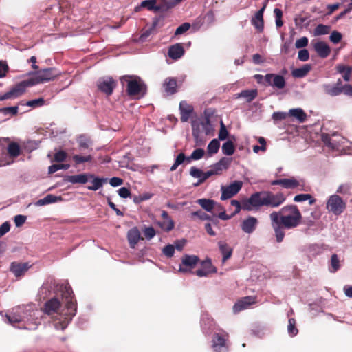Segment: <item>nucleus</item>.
Masks as SVG:
<instances>
[{
    "mask_svg": "<svg viewBox=\"0 0 352 352\" xmlns=\"http://www.w3.org/2000/svg\"><path fill=\"white\" fill-rule=\"evenodd\" d=\"M50 289L59 290L61 292L63 300L65 302V308L62 309L61 303L56 298L47 300L43 309V311L51 317L54 327L57 330H64L76 313V302L74 300L73 291L67 284H58L54 279H50L45 283L41 288V293H47Z\"/></svg>",
    "mask_w": 352,
    "mask_h": 352,
    "instance_id": "obj_1",
    "label": "nucleus"
},
{
    "mask_svg": "<svg viewBox=\"0 0 352 352\" xmlns=\"http://www.w3.org/2000/svg\"><path fill=\"white\" fill-rule=\"evenodd\" d=\"M270 218L276 240L280 243L285 235V230H292L299 226L302 216L297 206L290 204L283 207L278 212H272Z\"/></svg>",
    "mask_w": 352,
    "mask_h": 352,
    "instance_id": "obj_2",
    "label": "nucleus"
},
{
    "mask_svg": "<svg viewBox=\"0 0 352 352\" xmlns=\"http://www.w3.org/2000/svg\"><path fill=\"white\" fill-rule=\"evenodd\" d=\"M42 311L29 307L22 310L21 307L16 311L6 316V321L9 324L16 327V324H21L19 328L35 330L41 323Z\"/></svg>",
    "mask_w": 352,
    "mask_h": 352,
    "instance_id": "obj_3",
    "label": "nucleus"
},
{
    "mask_svg": "<svg viewBox=\"0 0 352 352\" xmlns=\"http://www.w3.org/2000/svg\"><path fill=\"white\" fill-rule=\"evenodd\" d=\"M285 201V195L281 193L274 194L270 191H261L253 193L245 204L244 208L247 211L258 210L261 206L276 208Z\"/></svg>",
    "mask_w": 352,
    "mask_h": 352,
    "instance_id": "obj_4",
    "label": "nucleus"
},
{
    "mask_svg": "<svg viewBox=\"0 0 352 352\" xmlns=\"http://www.w3.org/2000/svg\"><path fill=\"white\" fill-rule=\"evenodd\" d=\"M60 72L54 67L40 69L35 72H30L29 74L32 75V77L29 78L30 84L33 86L53 81L60 76Z\"/></svg>",
    "mask_w": 352,
    "mask_h": 352,
    "instance_id": "obj_5",
    "label": "nucleus"
},
{
    "mask_svg": "<svg viewBox=\"0 0 352 352\" xmlns=\"http://www.w3.org/2000/svg\"><path fill=\"white\" fill-rule=\"evenodd\" d=\"M124 85L126 82V91L129 96H143L146 91V85L138 76H123L120 78Z\"/></svg>",
    "mask_w": 352,
    "mask_h": 352,
    "instance_id": "obj_6",
    "label": "nucleus"
},
{
    "mask_svg": "<svg viewBox=\"0 0 352 352\" xmlns=\"http://www.w3.org/2000/svg\"><path fill=\"white\" fill-rule=\"evenodd\" d=\"M30 83V81L29 79L26 80H23L17 83L16 85L11 87L8 91L2 95H0V101L9 99H14L19 97L23 93H25V89L28 87L32 86Z\"/></svg>",
    "mask_w": 352,
    "mask_h": 352,
    "instance_id": "obj_7",
    "label": "nucleus"
},
{
    "mask_svg": "<svg viewBox=\"0 0 352 352\" xmlns=\"http://www.w3.org/2000/svg\"><path fill=\"white\" fill-rule=\"evenodd\" d=\"M326 208L327 210L334 215L338 216L341 214L346 208V203L338 195H331L327 201Z\"/></svg>",
    "mask_w": 352,
    "mask_h": 352,
    "instance_id": "obj_8",
    "label": "nucleus"
},
{
    "mask_svg": "<svg viewBox=\"0 0 352 352\" xmlns=\"http://www.w3.org/2000/svg\"><path fill=\"white\" fill-rule=\"evenodd\" d=\"M205 154V151L203 148H197L192 151L191 155L186 157L183 153H180L176 157L174 164L170 168V171H174L177 169V168L182 164L185 160L188 162L191 160H201Z\"/></svg>",
    "mask_w": 352,
    "mask_h": 352,
    "instance_id": "obj_9",
    "label": "nucleus"
},
{
    "mask_svg": "<svg viewBox=\"0 0 352 352\" xmlns=\"http://www.w3.org/2000/svg\"><path fill=\"white\" fill-rule=\"evenodd\" d=\"M228 334L225 331L215 333L212 337V347L215 352H228L227 340Z\"/></svg>",
    "mask_w": 352,
    "mask_h": 352,
    "instance_id": "obj_10",
    "label": "nucleus"
},
{
    "mask_svg": "<svg viewBox=\"0 0 352 352\" xmlns=\"http://www.w3.org/2000/svg\"><path fill=\"white\" fill-rule=\"evenodd\" d=\"M243 186V183L241 181L236 180L232 182L228 186H221V200H227L230 199L235 195H236L241 189Z\"/></svg>",
    "mask_w": 352,
    "mask_h": 352,
    "instance_id": "obj_11",
    "label": "nucleus"
},
{
    "mask_svg": "<svg viewBox=\"0 0 352 352\" xmlns=\"http://www.w3.org/2000/svg\"><path fill=\"white\" fill-rule=\"evenodd\" d=\"M116 86V82L110 76L100 78L97 81V87L99 91L107 96L112 94Z\"/></svg>",
    "mask_w": 352,
    "mask_h": 352,
    "instance_id": "obj_12",
    "label": "nucleus"
},
{
    "mask_svg": "<svg viewBox=\"0 0 352 352\" xmlns=\"http://www.w3.org/2000/svg\"><path fill=\"white\" fill-rule=\"evenodd\" d=\"M265 86H271L278 89H283L286 85L285 78L276 74H267L265 76Z\"/></svg>",
    "mask_w": 352,
    "mask_h": 352,
    "instance_id": "obj_13",
    "label": "nucleus"
},
{
    "mask_svg": "<svg viewBox=\"0 0 352 352\" xmlns=\"http://www.w3.org/2000/svg\"><path fill=\"white\" fill-rule=\"evenodd\" d=\"M231 162V158L222 157L218 162L211 166L210 169L207 171V175L211 177L221 174L223 170L229 168Z\"/></svg>",
    "mask_w": 352,
    "mask_h": 352,
    "instance_id": "obj_14",
    "label": "nucleus"
},
{
    "mask_svg": "<svg viewBox=\"0 0 352 352\" xmlns=\"http://www.w3.org/2000/svg\"><path fill=\"white\" fill-rule=\"evenodd\" d=\"M199 258L195 255L186 254L182 257V263L179 265V272H187L193 268L199 262Z\"/></svg>",
    "mask_w": 352,
    "mask_h": 352,
    "instance_id": "obj_15",
    "label": "nucleus"
},
{
    "mask_svg": "<svg viewBox=\"0 0 352 352\" xmlns=\"http://www.w3.org/2000/svg\"><path fill=\"white\" fill-rule=\"evenodd\" d=\"M30 268L28 263L13 261L10 265V271L16 278L24 276L25 273Z\"/></svg>",
    "mask_w": 352,
    "mask_h": 352,
    "instance_id": "obj_16",
    "label": "nucleus"
},
{
    "mask_svg": "<svg viewBox=\"0 0 352 352\" xmlns=\"http://www.w3.org/2000/svg\"><path fill=\"white\" fill-rule=\"evenodd\" d=\"M283 187L286 189H298V190H306L305 184L303 179H297L294 177L284 178Z\"/></svg>",
    "mask_w": 352,
    "mask_h": 352,
    "instance_id": "obj_17",
    "label": "nucleus"
},
{
    "mask_svg": "<svg viewBox=\"0 0 352 352\" xmlns=\"http://www.w3.org/2000/svg\"><path fill=\"white\" fill-rule=\"evenodd\" d=\"M258 219L252 216L243 219L241 223V230L246 234H252L256 230L258 226Z\"/></svg>",
    "mask_w": 352,
    "mask_h": 352,
    "instance_id": "obj_18",
    "label": "nucleus"
},
{
    "mask_svg": "<svg viewBox=\"0 0 352 352\" xmlns=\"http://www.w3.org/2000/svg\"><path fill=\"white\" fill-rule=\"evenodd\" d=\"M216 268L212 265L210 260H206L201 262V267L195 272L199 277H206L212 273L216 272Z\"/></svg>",
    "mask_w": 352,
    "mask_h": 352,
    "instance_id": "obj_19",
    "label": "nucleus"
},
{
    "mask_svg": "<svg viewBox=\"0 0 352 352\" xmlns=\"http://www.w3.org/2000/svg\"><path fill=\"white\" fill-rule=\"evenodd\" d=\"M210 125L209 120H207L205 122L192 123V133L197 145L202 144L200 138L201 127L207 130V127Z\"/></svg>",
    "mask_w": 352,
    "mask_h": 352,
    "instance_id": "obj_20",
    "label": "nucleus"
},
{
    "mask_svg": "<svg viewBox=\"0 0 352 352\" xmlns=\"http://www.w3.org/2000/svg\"><path fill=\"white\" fill-rule=\"evenodd\" d=\"M255 302V298L252 296H246L238 300L233 306V311L239 313L242 310L249 308L250 305Z\"/></svg>",
    "mask_w": 352,
    "mask_h": 352,
    "instance_id": "obj_21",
    "label": "nucleus"
},
{
    "mask_svg": "<svg viewBox=\"0 0 352 352\" xmlns=\"http://www.w3.org/2000/svg\"><path fill=\"white\" fill-rule=\"evenodd\" d=\"M127 239L130 248L133 249L135 248L139 241L142 239L141 237V233L137 227H133L128 231Z\"/></svg>",
    "mask_w": 352,
    "mask_h": 352,
    "instance_id": "obj_22",
    "label": "nucleus"
},
{
    "mask_svg": "<svg viewBox=\"0 0 352 352\" xmlns=\"http://www.w3.org/2000/svg\"><path fill=\"white\" fill-rule=\"evenodd\" d=\"M90 177H92L91 174L82 173L74 175H69L66 177L65 181L73 184H85L90 180Z\"/></svg>",
    "mask_w": 352,
    "mask_h": 352,
    "instance_id": "obj_23",
    "label": "nucleus"
},
{
    "mask_svg": "<svg viewBox=\"0 0 352 352\" xmlns=\"http://www.w3.org/2000/svg\"><path fill=\"white\" fill-rule=\"evenodd\" d=\"M179 111L181 114V121L183 122H187L190 118L193 108L191 105L188 104L186 101H182L179 103Z\"/></svg>",
    "mask_w": 352,
    "mask_h": 352,
    "instance_id": "obj_24",
    "label": "nucleus"
},
{
    "mask_svg": "<svg viewBox=\"0 0 352 352\" xmlns=\"http://www.w3.org/2000/svg\"><path fill=\"white\" fill-rule=\"evenodd\" d=\"M264 10L265 7L261 8L258 11L256 12L254 16L251 20L252 24L258 32H262L264 28V22L263 18Z\"/></svg>",
    "mask_w": 352,
    "mask_h": 352,
    "instance_id": "obj_25",
    "label": "nucleus"
},
{
    "mask_svg": "<svg viewBox=\"0 0 352 352\" xmlns=\"http://www.w3.org/2000/svg\"><path fill=\"white\" fill-rule=\"evenodd\" d=\"M92 177H90V182L91 183V186H88L87 188L89 190L96 191L102 186L106 184L108 181L107 178H102L96 177L95 175L91 174Z\"/></svg>",
    "mask_w": 352,
    "mask_h": 352,
    "instance_id": "obj_26",
    "label": "nucleus"
},
{
    "mask_svg": "<svg viewBox=\"0 0 352 352\" xmlns=\"http://www.w3.org/2000/svg\"><path fill=\"white\" fill-rule=\"evenodd\" d=\"M314 47L318 55L322 58H327L331 52L329 46L323 41L316 43Z\"/></svg>",
    "mask_w": 352,
    "mask_h": 352,
    "instance_id": "obj_27",
    "label": "nucleus"
},
{
    "mask_svg": "<svg viewBox=\"0 0 352 352\" xmlns=\"http://www.w3.org/2000/svg\"><path fill=\"white\" fill-rule=\"evenodd\" d=\"M168 54L172 59L177 60L184 55V50L181 43H176L169 47Z\"/></svg>",
    "mask_w": 352,
    "mask_h": 352,
    "instance_id": "obj_28",
    "label": "nucleus"
},
{
    "mask_svg": "<svg viewBox=\"0 0 352 352\" xmlns=\"http://www.w3.org/2000/svg\"><path fill=\"white\" fill-rule=\"evenodd\" d=\"M218 246L223 256L222 263H224L228 259H229L232 256L233 249L224 241H219L218 243Z\"/></svg>",
    "mask_w": 352,
    "mask_h": 352,
    "instance_id": "obj_29",
    "label": "nucleus"
},
{
    "mask_svg": "<svg viewBox=\"0 0 352 352\" xmlns=\"http://www.w3.org/2000/svg\"><path fill=\"white\" fill-rule=\"evenodd\" d=\"M190 175L195 178H198V184L204 183L207 179H208L210 176L207 175L206 172H203L199 168L192 166L190 170Z\"/></svg>",
    "mask_w": 352,
    "mask_h": 352,
    "instance_id": "obj_30",
    "label": "nucleus"
},
{
    "mask_svg": "<svg viewBox=\"0 0 352 352\" xmlns=\"http://www.w3.org/2000/svg\"><path fill=\"white\" fill-rule=\"evenodd\" d=\"M256 89H247L235 94L236 98H243L247 102H252L257 96Z\"/></svg>",
    "mask_w": 352,
    "mask_h": 352,
    "instance_id": "obj_31",
    "label": "nucleus"
},
{
    "mask_svg": "<svg viewBox=\"0 0 352 352\" xmlns=\"http://www.w3.org/2000/svg\"><path fill=\"white\" fill-rule=\"evenodd\" d=\"M340 84L341 81L339 80L336 85H324L323 88L326 94L332 96H336L341 94Z\"/></svg>",
    "mask_w": 352,
    "mask_h": 352,
    "instance_id": "obj_32",
    "label": "nucleus"
},
{
    "mask_svg": "<svg viewBox=\"0 0 352 352\" xmlns=\"http://www.w3.org/2000/svg\"><path fill=\"white\" fill-rule=\"evenodd\" d=\"M213 325V320L207 314H203L201 318V326L204 333H209Z\"/></svg>",
    "mask_w": 352,
    "mask_h": 352,
    "instance_id": "obj_33",
    "label": "nucleus"
},
{
    "mask_svg": "<svg viewBox=\"0 0 352 352\" xmlns=\"http://www.w3.org/2000/svg\"><path fill=\"white\" fill-rule=\"evenodd\" d=\"M164 87L167 94H175L177 89V80L173 78H166L164 83Z\"/></svg>",
    "mask_w": 352,
    "mask_h": 352,
    "instance_id": "obj_34",
    "label": "nucleus"
},
{
    "mask_svg": "<svg viewBox=\"0 0 352 352\" xmlns=\"http://www.w3.org/2000/svg\"><path fill=\"white\" fill-rule=\"evenodd\" d=\"M311 69V65L309 64H306L300 68H296L294 69L292 72V74L294 78H303L309 72Z\"/></svg>",
    "mask_w": 352,
    "mask_h": 352,
    "instance_id": "obj_35",
    "label": "nucleus"
},
{
    "mask_svg": "<svg viewBox=\"0 0 352 352\" xmlns=\"http://www.w3.org/2000/svg\"><path fill=\"white\" fill-rule=\"evenodd\" d=\"M205 210L212 212L214 206L217 204L214 200L207 199H199L197 201Z\"/></svg>",
    "mask_w": 352,
    "mask_h": 352,
    "instance_id": "obj_36",
    "label": "nucleus"
},
{
    "mask_svg": "<svg viewBox=\"0 0 352 352\" xmlns=\"http://www.w3.org/2000/svg\"><path fill=\"white\" fill-rule=\"evenodd\" d=\"M178 3L177 0H158L157 8L160 11H166Z\"/></svg>",
    "mask_w": 352,
    "mask_h": 352,
    "instance_id": "obj_37",
    "label": "nucleus"
},
{
    "mask_svg": "<svg viewBox=\"0 0 352 352\" xmlns=\"http://www.w3.org/2000/svg\"><path fill=\"white\" fill-rule=\"evenodd\" d=\"M220 148V142L217 139H213L207 146V153L209 156L218 153Z\"/></svg>",
    "mask_w": 352,
    "mask_h": 352,
    "instance_id": "obj_38",
    "label": "nucleus"
},
{
    "mask_svg": "<svg viewBox=\"0 0 352 352\" xmlns=\"http://www.w3.org/2000/svg\"><path fill=\"white\" fill-rule=\"evenodd\" d=\"M291 116L296 118L299 122H303L306 120L307 115L300 108L292 109L289 111Z\"/></svg>",
    "mask_w": 352,
    "mask_h": 352,
    "instance_id": "obj_39",
    "label": "nucleus"
},
{
    "mask_svg": "<svg viewBox=\"0 0 352 352\" xmlns=\"http://www.w3.org/2000/svg\"><path fill=\"white\" fill-rule=\"evenodd\" d=\"M295 202H303L308 201L309 205H313L316 202V199L310 194H299L294 197Z\"/></svg>",
    "mask_w": 352,
    "mask_h": 352,
    "instance_id": "obj_40",
    "label": "nucleus"
},
{
    "mask_svg": "<svg viewBox=\"0 0 352 352\" xmlns=\"http://www.w3.org/2000/svg\"><path fill=\"white\" fill-rule=\"evenodd\" d=\"M222 153L225 155H232L235 151V147L231 140H228L222 145Z\"/></svg>",
    "mask_w": 352,
    "mask_h": 352,
    "instance_id": "obj_41",
    "label": "nucleus"
},
{
    "mask_svg": "<svg viewBox=\"0 0 352 352\" xmlns=\"http://www.w3.org/2000/svg\"><path fill=\"white\" fill-rule=\"evenodd\" d=\"M340 268V260L336 254H332L329 270L331 273L336 272Z\"/></svg>",
    "mask_w": 352,
    "mask_h": 352,
    "instance_id": "obj_42",
    "label": "nucleus"
},
{
    "mask_svg": "<svg viewBox=\"0 0 352 352\" xmlns=\"http://www.w3.org/2000/svg\"><path fill=\"white\" fill-rule=\"evenodd\" d=\"M157 2L158 0H145L141 3V6L146 8L148 10L160 12V10L157 9L159 8Z\"/></svg>",
    "mask_w": 352,
    "mask_h": 352,
    "instance_id": "obj_43",
    "label": "nucleus"
},
{
    "mask_svg": "<svg viewBox=\"0 0 352 352\" xmlns=\"http://www.w3.org/2000/svg\"><path fill=\"white\" fill-rule=\"evenodd\" d=\"M78 143L80 150L89 149L91 142L85 135H80L78 139Z\"/></svg>",
    "mask_w": 352,
    "mask_h": 352,
    "instance_id": "obj_44",
    "label": "nucleus"
},
{
    "mask_svg": "<svg viewBox=\"0 0 352 352\" xmlns=\"http://www.w3.org/2000/svg\"><path fill=\"white\" fill-rule=\"evenodd\" d=\"M287 332L291 337L296 336L298 330L296 327V320L294 318H289L287 325Z\"/></svg>",
    "mask_w": 352,
    "mask_h": 352,
    "instance_id": "obj_45",
    "label": "nucleus"
},
{
    "mask_svg": "<svg viewBox=\"0 0 352 352\" xmlns=\"http://www.w3.org/2000/svg\"><path fill=\"white\" fill-rule=\"evenodd\" d=\"M157 225L162 230L166 232H170L174 228V221L173 219L164 220L162 222H157Z\"/></svg>",
    "mask_w": 352,
    "mask_h": 352,
    "instance_id": "obj_46",
    "label": "nucleus"
},
{
    "mask_svg": "<svg viewBox=\"0 0 352 352\" xmlns=\"http://www.w3.org/2000/svg\"><path fill=\"white\" fill-rule=\"evenodd\" d=\"M269 329L265 326L258 325L252 329V334L262 338L269 332Z\"/></svg>",
    "mask_w": 352,
    "mask_h": 352,
    "instance_id": "obj_47",
    "label": "nucleus"
},
{
    "mask_svg": "<svg viewBox=\"0 0 352 352\" xmlns=\"http://www.w3.org/2000/svg\"><path fill=\"white\" fill-rule=\"evenodd\" d=\"M330 31V27L323 24L318 25L314 29V35H325L327 34Z\"/></svg>",
    "mask_w": 352,
    "mask_h": 352,
    "instance_id": "obj_48",
    "label": "nucleus"
},
{
    "mask_svg": "<svg viewBox=\"0 0 352 352\" xmlns=\"http://www.w3.org/2000/svg\"><path fill=\"white\" fill-rule=\"evenodd\" d=\"M73 160L76 163V164H80L84 162H89L92 160V156L91 155H75L73 156Z\"/></svg>",
    "mask_w": 352,
    "mask_h": 352,
    "instance_id": "obj_49",
    "label": "nucleus"
},
{
    "mask_svg": "<svg viewBox=\"0 0 352 352\" xmlns=\"http://www.w3.org/2000/svg\"><path fill=\"white\" fill-rule=\"evenodd\" d=\"M8 152L12 157H17L20 154V148L16 143H11L8 146Z\"/></svg>",
    "mask_w": 352,
    "mask_h": 352,
    "instance_id": "obj_50",
    "label": "nucleus"
},
{
    "mask_svg": "<svg viewBox=\"0 0 352 352\" xmlns=\"http://www.w3.org/2000/svg\"><path fill=\"white\" fill-rule=\"evenodd\" d=\"M18 110H19V107L17 106L7 107L1 108L0 113H1L4 116H8V115L15 116L17 114Z\"/></svg>",
    "mask_w": 352,
    "mask_h": 352,
    "instance_id": "obj_51",
    "label": "nucleus"
},
{
    "mask_svg": "<svg viewBox=\"0 0 352 352\" xmlns=\"http://www.w3.org/2000/svg\"><path fill=\"white\" fill-rule=\"evenodd\" d=\"M248 201V199H245L242 201V204H241L240 202L237 200L233 199L231 201L230 204L232 206H234L236 208L235 213L239 212L241 210H247V209L244 208L245 204L247 203Z\"/></svg>",
    "mask_w": 352,
    "mask_h": 352,
    "instance_id": "obj_52",
    "label": "nucleus"
},
{
    "mask_svg": "<svg viewBox=\"0 0 352 352\" xmlns=\"http://www.w3.org/2000/svg\"><path fill=\"white\" fill-rule=\"evenodd\" d=\"M143 233L147 240L152 239L156 234L155 229L152 226L145 227Z\"/></svg>",
    "mask_w": 352,
    "mask_h": 352,
    "instance_id": "obj_53",
    "label": "nucleus"
},
{
    "mask_svg": "<svg viewBox=\"0 0 352 352\" xmlns=\"http://www.w3.org/2000/svg\"><path fill=\"white\" fill-rule=\"evenodd\" d=\"M274 14L276 19V25L279 28L281 27L283 24L282 21V16H283V12L279 8H275L274 10Z\"/></svg>",
    "mask_w": 352,
    "mask_h": 352,
    "instance_id": "obj_54",
    "label": "nucleus"
},
{
    "mask_svg": "<svg viewBox=\"0 0 352 352\" xmlns=\"http://www.w3.org/2000/svg\"><path fill=\"white\" fill-rule=\"evenodd\" d=\"M228 131L226 129V127L224 125V124L221 122L217 140H219H219L223 141V140H225L228 138Z\"/></svg>",
    "mask_w": 352,
    "mask_h": 352,
    "instance_id": "obj_55",
    "label": "nucleus"
},
{
    "mask_svg": "<svg viewBox=\"0 0 352 352\" xmlns=\"http://www.w3.org/2000/svg\"><path fill=\"white\" fill-rule=\"evenodd\" d=\"M45 100L43 98H40L32 100H29L26 102V105L31 107H41L44 104Z\"/></svg>",
    "mask_w": 352,
    "mask_h": 352,
    "instance_id": "obj_56",
    "label": "nucleus"
},
{
    "mask_svg": "<svg viewBox=\"0 0 352 352\" xmlns=\"http://www.w3.org/2000/svg\"><path fill=\"white\" fill-rule=\"evenodd\" d=\"M163 254L168 258L172 257L175 253V247L173 245H167L162 250Z\"/></svg>",
    "mask_w": 352,
    "mask_h": 352,
    "instance_id": "obj_57",
    "label": "nucleus"
},
{
    "mask_svg": "<svg viewBox=\"0 0 352 352\" xmlns=\"http://www.w3.org/2000/svg\"><path fill=\"white\" fill-rule=\"evenodd\" d=\"M298 58L300 61H307L309 58V53L307 50L306 49H302L298 51Z\"/></svg>",
    "mask_w": 352,
    "mask_h": 352,
    "instance_id": "obj_58",
    "label": "nucleus"
},
{
    "mask_svg": "<svg viewBox=\"0 0 352 352\" xmlns=\"http://www.w3.org/2000/svg\"><path fill=\"white\" fill-rule=\"evenodd\" d=\"M190 25L188 23H184L181 25H179L175 30V35H180L188 31L190 28Z\"/></svg>",
    "mask_w": 352,
    "mask_h": 352,
    "instance_id": "obj_59",
    "label": "nucleus"
},
{
    "mask_svg": "<svg viewBox=\"0 0 352 352\" xmlns=\"http://www.w3.org/2000/svg\"><path fill=\"white\" fill-rule=\"evenodd\" d=\"M191 217H196L201 220H208V219H210V217L208 214H207L206 212H204L201 210H198V211L192 212Z\"/></svg>",
    "mask_w": 352,
    "mask_h": 352,
    "instance_id": "obj_60",
    "label": "nucleus"
},
{
    "mask_svg": "<svg viewBox=\"0 0 352 352\" xmlns=\"http://www.w3.org/2000/svg\"><path fill=\"white\" fill-rule=\"evenodd\" d=\"M308 38L306 36L297 39L295 43V47L298 49L306 47L308 45Z\"/></svg>",
    "mask_w": 352,
    "mask_h": 352,
    "instance_id": "obj_61",
    "label": "nucleus"
},
{
    "mask_svg": "<svg viewBox=\"0 0 352 352\" xmlns=\"http://www.w3.org/2000/svg\"><path fill=\"white\" fill-rule=\"evenodd\" d=\"M342 34L338 31H333L331 32L329 38L330 41L333 43H339L342 39Z\"/></svg>",
    "mask_w": 352,
    "mask_h": 352,
    "instance_id": "obj_62",
    "label": "nucleus"
},
{
    "mask_svg": "<svg viewBox=\"0 0 352 352\" xmlns=\"http://www.w3.org/2000/svg\"><path fill=\"white\" fill-rule=\"evenodd\" d=\"M54 161L57 162H63L67 157V153L63 151H59L54 154Z\"/></svg>",
    "mask_w": 352,
    "mask_h": 352,
    "instance_id": "obj_63",
    "label": "nucleus"
},
{
    "mask_svg": "<svg viewBox=\"0 0 352 352\" xmlns=\"http://www.w3.org/2000/svg\"><path fill=\"white\" fill-rule=\"evenodd\" d=\"M8 72V65L5 61L0 60V78L6 76Z\"/></svg>",
    "mask_w": 352,
    "mask_h": 352,
    "instance_id": "obj_64",
    "label": "nucleus"
}]
</instances>
